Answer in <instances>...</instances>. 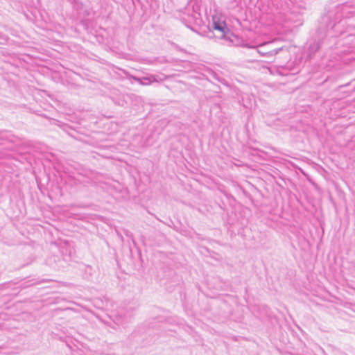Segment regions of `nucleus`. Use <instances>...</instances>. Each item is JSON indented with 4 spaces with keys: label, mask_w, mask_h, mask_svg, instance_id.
<instances>
[{
    "label": "nucleus",
    "mask_w": 355,
    "mask_h": 355,
    "mask_svg": "<svg viewBox=\"0 0 355 355\" xmlns=\"http://www.w3.org/2000/svg\"><path fill=\"white\" fill-rule=\"evenodd\" d=\"M166 78H164L165 79ZM164 78H161L157 75H150L148 76L140 78L139 84L141 85H149L153 83H157L163 80Z\"/></svg>",
    "instance_id": "obj_1"
},
{
    "label": "nucleus",
    "mask_w": 355,
    "mask_h": 355,
    "mask_svg": "<svg viewBox=\"0 0 355 355\" xmlns=\"http://www.w3.org/2000/svg\"><path fill=\"white\" fill-rule=\"evenodd\" d=\"M213 27L215 30L220 31L223 33L225 31V25L220 22L214 21Z\"/></svg>",
    "instance_id": "obj_3"
},
{
    "label": "nucleus",
    "mask_w": 355,
    "mask_h": 355,
    "mask_svg": "<svg viewBox=\"0 0 355 355\" xmlns=\"http://www.w3.org/2000/svg\"><path fill=\"white\" fill-rule=\"evenodd\" d=\"M130 78L133 79L135 81L137 82L138 83H139V82H140V78H139V77H137L135 76H130Z\"/></svg>",
    "instance_id": "obj_4"
},
{
    "label": "nucleus",
    "mask_w": 355,
    "mask_h": 355,
    "mask_svg": "<svg viewBox=\"0 0 355 355\" xmlns=\"http://www.w3.org/2000/svg\"><path fill=\"white\" fill-rule=\"evenodd\" d=\"M130 78L133 79L135 81L137 82L138 83H139V82H140V78H139V77H137L135 76H130Z\"/></svg>",
    "instance_id": "obj_5"
},
{
    "label": "nucleus",
    "mask_w": 355,
    "mask_h": 355,
    "mask_svg": "<svg viewBox=\"0 0 355 355\" xmlns=\"http://www.w3.org/2000/svg\"><path fill=\"white\" fill-rule=\"evenodd\" d=\"M270 44V43H266V44H261L260 46L261 49L258 50V53L262 55L274 56V55H277L282 49V48H278V49H272V50H270L268 51L262 49L265 45H268Z\"/></svg>",
    "instance_id": "obj_2"
}]
</instances>
